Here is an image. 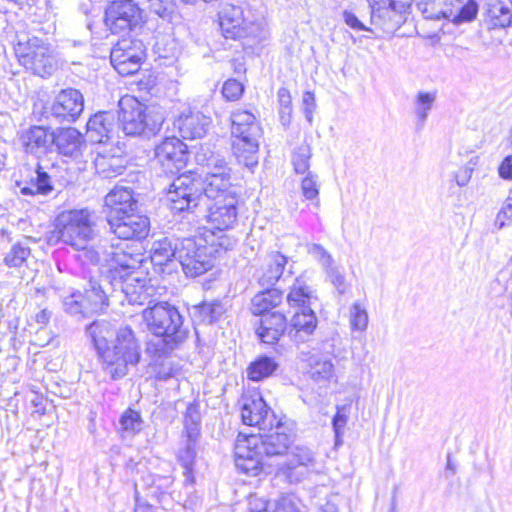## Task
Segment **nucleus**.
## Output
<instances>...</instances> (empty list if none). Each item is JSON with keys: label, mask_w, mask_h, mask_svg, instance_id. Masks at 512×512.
<instances>
[{"label": "nucleus", "mask_w": 512, "mask_h": 512, "mask_svg": "<svg viewBox=\"0 0 512 512\" xmlns=\"http://www.w3.org/2000/svg\"><path fill=\"white\" fill-rule=\"evenodd\" d=\"M52 141L57 152L71 159H78L86 149V141L76 128H59L52 134Z\"/></svg>", "instance_id": "nucleus-23"}, {"label": "nucleus", "mask_w": 512, "mask_h": 512, "mask_svg": "<svg viewBox=\"0 0 512 512\" xmlns=\"http://www.w3.org/2000/svg\"><path fill=\"white\" fill-rule=\"evenodd\" d=\"M278 367L274 358L260 356L255 359L247 368V377L252 381H261L271 376Z\"/></svg>", "instance_id": "nucleus-43"}, {"label": "nucleus", "mask_w": 512, "mask_h": 512, "mask_svg": "<svg viewBox=\"0 0 512 512\" xmlns=\"http://www.w3.org/2000/svg\"><path fill=\"white\" fill-rule=\"evenodd\" d=\"M508 221H512V200L510 194L497 213L494 225L497 229H502Z\"/></svg>", "instance_id": "nucleus-58"}, {"label": "nucleus", "mask_w": 512, "mask_h": 512, "mask_svg": "<svg viewBox=\"0 0 512 512\" xmlns=\"http://www.w3.org/2000/svg\"><path fill=\"white\" fill-rule=\"evenodd\" d=\"M155 157L165 173H177L186 165L187 146L177 137H167L156 146Z\"/></svg>", "instance_id": "nucleus-17"}, {"label": "nucleus", "mask_w": 512, "mask_h": 512, "mask_svg": "<svg viewBox=\"0 0 512 512\" xmlns=\"http://www.w3.org/2000/svg\"><path fill=\"white\" fill-rule=\"evenodd\" d=\"M200 410L199 405L197 403H190L187 406L185 415H184V425H185V435H188V430L190 428H195L199 431L198 425L200 423Z\"/></svg>", "instance_id": "nucleus-57"}, {"label": "nucleus", "mask_w": 512, "mask_h": 512, "mask_svg": "<svg viewBox=\"0 0 512 512\" xmlns=\"http://www.w3.org/2000/svg\"><path fill=\"white\" fill-rule=\"evenodd\" d=\"M237 203V197L231 195L214 199V203L208 208V222L220 231L232 228L237 220Z\"/></svg>", "instance_id": "nucleus-22"}, {"label": "nucleus", "mask_w": 512, "mask_h": 512, "mask_svg": "<svg viewBox=\"0 0 512 512\" xmlns=\"http://www.w3.org/2000/svg\"><path fill=\"white\" fill-rule=\"evenodd\" d=\"M316 466L314 452L307 446L297 445L291 448L282 470L290 483H299L314 473Z\"/></svg>", "instance_id": "nucleus-16"}, {"label": "nucleus", "mask_w": 512, "mask_h": 512, "mask_svg": "<svg viewBox=\"0 0 512 512\" xmlns=\"http://www.w3.org/2000/svg\"><path fill=\"white\" fill-rule=\"evenodd\" d=\"M213 251L193 238H184L178 251V264L187 276H200L212 267Z\"/></svg>", "instance_id": "nucleus-10"}, {"label": "nucleus", "mask_w": 512, "mask_h": 512, "mask_svg": "<svg viewBox=\"0 0 512 512\" xmlns=\"http://www.w3.org/2000/svg\"><path fill=\"white\" fill-rule=\"evenodd\" d=\"M58 238L75 250H84L96 237L95 213L88 209L65 210L56 217Z\"/></svg>", "instance_id": "nucleus-7"}, {"label": "nucleus", "mask_w": 512, "mask_h": 512, "mask_svg": "<svg viewBox=\"0 0 512 512\" xmlns=\"http://www.w3.org/2000/svg\"><path fill=\"white\" fill-rule=\"evenodd\" d=\"M11 234L12 232L8 228L0 229V247L5 248L10 245L7 251L3 253V263L9 268L20 269L28 265L31 256L30 243L32 238L23 236L13 241Z\"/></svg>", "instance_id": "nucleus-20"}, {"label": "nucleus", "mask_w": 512, "mask_h": 512, "mask_svg": "<svg viewBox=\"0 0 512 512\" xmlns=\"http://www.w3.org/2000/svg\"><path fill=\"white\" fill-rule=\"evenodd\" d=\"M313 298L314 292L307 284L304 273L295 279L286 297L289 306L298 309L297 311L310 307Z\"/></svg>", "instance_id": "nucleus-36"}, {"label": "nucleus", "mask_w": 512, "mask_h": 512, "mask_svg": "<svg viewBox=\"0 0 512 512\" xmlns=\"http://www.w3.org/2000/svg\"><path fill=\"white\" fill-rule=\"evenodd\" d=\"M36 186L35 192L44 196L50 194L55 189L52 175L44 171L40 165L36 169Z\"/></svg>", "instance_id": "nucleus-54"}, {"label": "nucleus", "mask_w": 512, "mask_h": 512, "mask_svg": "<svg viewBox=\"0 0 512 512\" xmlns=\"http://www.w3.org/2000/svg\"><path fill=\"white\" fill-rule=\"evenodd\" d=\"M435 91H419L413 101L414 113L417 119L418 128H423L430 111L436 101Z\"/></svg>", "instance_id": "nucleus-42"}, {"label": "nucleus", "mask_w": 512, "mask_h": 512, "mask_svg": "<svg viewBox=\"0 0 512 512\" xmlns=\"http://www.w3.org/2000/svg\"><path fill=\"white\" fill-rule=\"evenodd\" d=\"M104 203L107 221L129 212H136L138 204L132 189L124 186H115L105 196Z\"/></svg>", "instance_id": "nucleus-24"}, {"label": "nucleus", "mask_w": 512, "mask_h": 512, "mask_svg": "<svg viewBox=\"0 0 512 512\" xmlns=\"http://www.w3.org/2000/svg\"><path fill=\"white\" fill-rule=\"evenodd\" d=\"M84 110V97L82 93L73 88L64 89L55 97L50 114L59 123L75 122Z\"/></svg>", "instance_id": "nucleus-18"}, {"label": "nucleus", "mask_w": 512, "mask_h": 512, "mask_svg": "<svg viewBox=\"0 0 512 512\" xmlns=\"http://www.w3.org/2000/svg\"><path fill=\"white\" fill-rule=\"evenodd\" d=\"M309 375L315 382H327L334 376V365L329 359L313 357L310 362Z\"/></svg>", "instance_id": "nucleus-44"}, {"label": "nucleus", "mask_w": 512, "mask_h": 512, "mask_svg": "<svg viewBox=\"0 0 512 512\" xmlns=\"http://www.w3.org/2000/svg\"><path fill=\"white\" fill-rule=\"evenodd\" d=\"M110 231L119 239H144L150 228L148 217L129 212L107 221Z\"/></svg>", "instance_id": "nucleus-19"}, {"label": "nucleus", "mask_w": 512, "mask_h": 512, "mask_svg": "<svg viewBox=\"0 0 512 512\" xmlns=\"http://www.w3.org/2000/svg\"><path fill=\"white\" fill-rule=\"evenodd\" d=\"M282 299L283 295L280 290L267 287L252 298L251 312L254 315H261V317L270 314L269 310L279 305Z\"/></svg>", "instance_id": "nucleus-38"}, {"label": "nucleus", "mask_w": 512, "mask_h": 512, "mask_svg": "<svg viewBox=\"0 0 512 512\" xmlns=\"http://www.w3.org/2000/svg\"><path fill=\"white\" fill-rule=\"evenodd\" d=\"M236 40L242 41L245 49L254 50L259 44L268 38V30L265 25L258 22H246L241 28Z\"/></svg>", "instance_id": "nucleus-40"}, {"label": "nucleus", "mask_w": 512, "mask_h": 512, "mask_svg": "<svg viewBox=\"0 0 512 512\" xmlns=\"http://www.w3.org/2000/svg\"><path fill=\"white\" fill-rule=\"evenodd\" d=\"M182 246V239L173 237H163L153 242L150 250L151 262L154 266L171 267L173 269L178 263V251Z\"/></svg>", "instance_id": "nucleus-25"}, {"label": "nucleus", "mask_w": 512, "mask_h": 512, "mask_svg": "<svg viewBox=\"0 0 512 512\" xmlns=\"http://www.w3.org/2000/svg\"><path fill=\"white\" fill-rule=\"evenodd\" d=\"M317 317L310 307L296 311L288 324V336L296 343H304L317 327Z\"/></svg>", "instance_id": "nucleus-29"}, {"label": "nucleus", "mask_w": 512, "mask_h": 512, "mask_svg": "<svg viewBox=\"0 0 512 512\" xmlns=\"http://www.w3.org/2000/svg\"><path fill=\"white\" fill-rule=\"evenodd\" d=\"M142 317L148 331L155 336L146 345L147 353L153 357H168L188 336L182 315L168 302L148 306L142 311Z\"/></svg>", "instance_id": "nucleus-3"}, {"label": "nucleus", "mask_w": 512, "mask_h": 512, "mask_svg": "<svg viewBox=\"0 0 512 512\" xmlns=\"http://www.w3.org/2000/svg\"><path fill=\"white\" fill-rule=\"evenodd\" d=\"M149 9L161 18H167L171 12V4L168 0H148Z\"/></svg>", "instance_id": "nucleus-62"}, {"label": "nucleus", "mask_w": 512, "mask_h": 512, "mask_svg": "<svg viewBox=\"0 0 512 512\" xmlns=\"http://www.w3.org/2000/svg\"><path fill=\"white\" fill-rule=\"evenodd\" d=\"M351 410L350 404H344L337 406V411L332 419V427L335 434V446L342 444V436L349 419Z\"/></svg>", "instance_id": "nucleus-46"}, {"label": "nucleus", "mask_w": 512, "mask_h": 512, "mask_svg": "<svg viewBox=\"0 0 512 512\" xmlns=\"http://www.w3.org/2000/svg\"><path fill=\"white\" fill-rule=\"evenodd\" d=\"M89 253L92 262L98 264L105 261L109 263V272L112 279L113 276L120 278V275L141 274L138 269L141 267L143 255L140 253H128L120 247H112L111 252L107 253L106 257L97 251Z\"/></svg>", "instance_id": "nucleus-15"}, {"label": "nucleus", "mask_w": 512, "mask_h": 512, "mask_svg": "<svg viewBox=\"0 0 512 512\" xmlns=\"http://www.w3.org/2000/svg\"><path fill=\"white\" fill-rule=\"evenodd\" d=\"M22 141L26 150L34 153L38 149L46 148L49 139L45 128L33 126L22 136Z\"/></svg>", "instance_id": "nucleus-45"}, {"label": "nucleus", "mask_w": 512, "mask_h": 512, "mask_svg": "<svg viewBox=\"0 0 512 512\" xmlns=\"http://www.w3.org/2000/svg\"><path fill=\"white\" fill-rule=\"evenodd\" d=\"M16 188H18L19 193L23 196H35L39 195L38 192H35L36 189V176L32 177L30 181H16Z\"/></svg>", "instance_id": "nucleus-63"}, {"label": "nucleus", "mask_w": 512, "mask_h": 512, "mask_svg": "<svg viewBox=\"0 0 512 512\" xmlns=\"http://www.w3.org/2000/svg\"><path fill=\"white\" fill-rule=\"evenodd\" d=\"M225 312V304L219 300H213L195 306L193 316L200 323L212 324L219 321Z\"/></svg>", "instance_id": "nucleus-41"}, {"label": "nucleus", "mask_w": 512, "mask_h": 512, "mask_svg": "<svg viewBox=\"0 0 512 512\" xmlns=\"http://www.w3.org/2000/svg\"><path fill=\"white\" fill-rule=\"evenodd\" d=\"M111 287L113 293L119 291L124 296L123 300L133 305H143L149 297L146 279L141 274L120 275V278L113 276Z\"/></svg>", "instance_id": "nucleus-21"}, {"label": "nucleus", "mask_w": 512, "mask_h": 512, "mask_svg": "<svg viewBox=\"0 0 512 512\" xmlns=\"http://www.w3.org/2000/svg\"><path fill=\"white\" fill-rule=\"evenodd\" d=\"M303 112L309 124L313 122V114L316 109V99L313 92L306 91L302 99Z\"/></svg>", "instance_id": "nucleus-61"}, {"label": "nucleus", "mask_w": 512, "mask_h": 512, "mask_svg": "<svg viewBox=\"0 0 512 512\" xmlns=\"http://www.w3.org/2000/svg\"><path fill=\"white\" fill-rule=\"evenodd\" d=\"M244 92V85L236 79H228L222 87V95L228 101L238 100Z\"/></svg>", "instance_id": "nucleus-56"}, {"label": "nucleus", "mask_w": 512, "mask_h": 512, "mask_svg": "<svg viewBox=\"0 0 512 512\" xmlns=\"http://www.w3.org/2000/svg\"><path fill=\"white\" fill-rule=\"evenodd\" d=\"M278 102L280 104V114H281V120L285 121V115L288 117L291 114V105H292V98L289 90L287 88L281 87L278 90L277 93Z\"/></svg>", "instance_id": "nucleus-59"}, {"label": "nucleus", "mask_w": 512, "mask_h": 512, "mask_svg": "<svg viewBox=\"0 0 512 512\" xmlns=\"http://www.w3.org/2000/svg\"><path fill=\"white\" fill-rule=\"evenodd\" d=\"M287 264L288 257L281 252L272 251L268 253L256 272L259 285L263 287L274 286L283 275Z\"/></svg>", "instance_id": "nucleus-27"}, {"label": "nucleus", "mask_w": 512, "mask_h": 512, "mask_svg": "<svg viewBox=\"0 0 512 512\" xmlns=\"http://www.w3.org/2000/svg\"><path fill=\"white\" fill-rule=\"evenodd\" d=\"M85 301L83 295L80 292H74L64 298L63 306L67 313L77 315H88L90 312L85 309Z\"/></svg>", "instance_id": "nucleus-51"}, {"label": "nucleus", "mask_w": 512, "mask_h": 512, "mask_svg": "<svg viewBox=\"0 0 512 512\" xmlns=\"http://www.w3.org/2000/svg\"><path fill=\"white\" fill-rule=\"evenodd\" d=\"M319 177L316 173L307 172L301 181V191L307 200L316 201L315 206H319Z\"/></svg>", "instance_id": "nucleus-48"}, {"label": "nucleus", "mask_w": 512, "mask_h": 512, "mask_svg": "<svg viewBox=\"0 0 512 512\" xmlns=\"http://www.w3.org/2000/svg\"><path fill=\"white\" fill-rule=\"evenodd\" d=\"M173 481L174 479L171 475L146 473L141 476L139 482L135 483V490L136 493H138L139 489L146 490L147 495L154 497L164 506L170 498L168 490Z\"/></svg>", "instance_id": "nucleus-31"}, {"label": "nucleus", "mask_w": 512, "mask_h": 512, "mask_svg": "<svg viewBox=\"0 0 512 512\" xmlns=\"http://www.w3.org/2000/svg\"><path fill=\"white\" fill-rule=\"evenodd\" d=\"M326 279L329 281L333 287L337 290L340 295L346 293L348 289V284L346 281L345 273L343 268L336 264V262L327 268L325 271Z\"/></svg>", "instance_id": "nucleus-50"}, {"label": "nucleus", "mask_w": 512, "mask_h": 512, "mask_svg": "<svg viewBox=\"0 0 512 512\" xmlns=\"http://www.w3.org/2000/svg\"><path fill=\"white\" fill-rule=\"evenodd\" d=\"M243 424L258 427L260 431L272 430L278 420L259 394L245 395L241 399Z\"/></svg>", "instance_id": "nucleus-14"}, {"label": "nucleus", "mask_w": 512, "mask_h": 512, "mask_svg": "<svg viewBox=\"0 0 512 512\" xmlns=\"http://www.w3.org/2000/svg\"><path fill=\"white\" fill-rule=\"evenodd\" d=\"M418 6L426 18H445L455 24L472 21L478 12L475 0H422Z\"/></svg>", "instance_id": "nucleus-9"}, {"label": "nucleus", "mask_w": 512, "mask_h": 512, "mask_svg": "<svg viewBox=\"0 0 512 512\" xmlns=\"http://www.w3.org/2000/svg\"><path fill=\"white\" fill-rule=\"evenodd\" d=\"M307 252L321 265L324 271L335 263L332 255L320 244H309Z\"/></svg>", "instance_id": "nucleus-53"}, {"label": "nucleus", "mask_w": 512, "mask_h": 512, "mask_svg": "<svg viewBox=\"0 0 512 512\" xmlns=\"http://www.w3.org/2000/svg\"><path fill=\"white\" fill-rule=\"evenodd\" d=\"M202 197V178L192 172L175 178L167 192L170 209L176 213L192 211L199 205Z\"/></svg>", "instance_id": "nucleus-8"}, {"label": "nucleus", "mask_w": 512, "mask_h": 512, "mask_svg": "<svg viewBox=\"0 0 512 512\" xmlns=\"http://www.w3.org/2000/svg\"><path fill=\"white\" fill-rule=\"evenodd\" d=\"M262 510L254 511L252 508L250 512H267V503H262ZM273 512H299L290 497H281L275 503Z\"/></svg>", "instance_id": "nucleus-60"}, {"label": "nucleus", "mask_w": 512, "mask_h": 512, "mask_svg": "<svg viewBox=\"0 0 512 512\" xmlns=\"http://www.w3.org/2000/svg\"><path fill=\"white\" fill-rule=\"evenodd\" d=\"M311 149L309 145L299 146L292 154V164L297 174H304L309 171Z\"/></svg>", "instance_id": "nucleus-49"}, {"label": "nucleus", "mask_w": 512, "mask_h": 512, "mask_svg": "<svg viewBox=\"0 0 512 512\" xmlns=\"http://www.w3.org/2000/svg\"><path fill=\"white\" fill-rule=\"evenodd\" d=\"M486 22L490 28H505L512 22V0H493L488 4Z\"/></svg>", "instance_id": "nucleus-37"}, {"label": "nucleus", "mask_w": 512, "mask_h": 512, "mask_svg": "<svg viewBox=\"0 0 512 512\" xmlns=\"http://www.w3.org/2000/svg\"><path fill=\"white\" fill-rule=\"evenodd\" d=\"M94 166L102 178H114L121 175L126 166L125 160L120 156L98 154L94 159Z\"/></svg>", "instance_id": "nucleus-39"}, {"label": "nucleus", "mask_w": 512, "mask_h": 512, "mask_svg": "<svg viewBox=\"0 0 512 512\" xmlns=\"http://www.w3.org/2000/svg\"><path fill=\"white\" fill-rule=\"evenodd\" d=\"M120 425L123 431L129 434H135L142 429V419L140 413L128 409L120 418Z\"/></svg>", "instance_id": "nucleus-52"}, {"label": "nucleus", "mask_w": 512, "mask_h": 512, "mask_svg": "<svg viewBox=\"0 0 512 512\" xmlns=\"http://www.w3.org/2000/svg\"><path fill=\"white\" fill-rule=\"evenodd\" d=\"M211 124V118L200 111L183 112L174 125L184 139H198L205 136Z\"/></svg>", "instance_id": "nucleus-28"}, {"label": "nucleus", "mask_w": 512, "mask_h": 512, "mask_svg": "<svg viewBox=\"0 0 512 512\" xmlns=\"http://www.w3.org/2000/svg\"><path fill=\"white\" fill-rule=\"evenodd\" d=\"M198 437V430L195 428H190L188 430V435H185L183 446L178 450L177 453V462L183 468V484L186 488L192 487L195 483L194 465L197 455L196 446Z\"/></svg>", "instance_id": "nucleus-26"}, {"label": "nucleus", "mask_w": 512, "mask_h": 512, "mask_svg": "<svg viewBox=\"0 0 512 512\" xmlns=\"http://www.w3.org/2000/svg\"><path fill=\"white\" fill-rule=\"evenodd\" d=\"M116 126L113 112H98L91 116L86 124L87 136L94 143H104L112 137Z\"/></svg>", "instance_id": "nucleus-32"}, {"label": "nucleus", "mask_w": 512, "mask_h": 512, "mask_svg": "<svg viewBox=\"0 0 512 512\" xmlns=\"http://www.w3.org/2000/svg\"><path fill=\"white\" fill-rule=\"evenodd\" d=\"M112 278L105 276L101 281L90 279L88 287L85 289L83 295L86 303L85 309L91 313H97L102 311L108 306V291L107 285L111 286Z\"/></svg>", "instance_id": "nucleus-33"}, {"label": "nucleus", "mask_w": 512, "mask_h": 512, "mask_svg": "<svg viewBox=\"0 0 512 512\" xmlns=\"http://www.w3.org/2000/svg\"><path fill=\"white\" fill-rule=\"evenodd\" d=\"M285 430L278 420L268 433H240L234 448L237 469L249 476H257L265 466H271L270 460L285 455L291 444V436Z\"/></svg>", "instance_id": "nucleus-2"}, {"label": "nucleus", "mask_w": 512, "mask_h": 512, "mask_svg": "<svg viewBox=\"0 0 512 512\" xmlns=\"http://www.w3.org/2000/svg\"><path fill=\"white\" fill-rule=\"evenodd\" d=\"M349 314L351 330L364 332L369 322L366 308L360 302H354L350 307Z\"/></svg>", "instance_id": "nucleus-47"}, {"label": "nucleus", "mask_w": 512, "mask_h": 512, "mask_svg": "<svg viewBox=\"0 0 512 512\" xmlns=\"http://www.w3.org/2000/svg\"><path fill=\"white\" fill-rule=\"evenodd\" d=\"M371 9V20L385 30H395L405 20L404 15L413 0H367Z\"/></svg>", "instance_id": "nucleus-13"}, {"label": "nucleus", "mask_w": 512, "mask_h": 512, "mask_svg": "<svg viewBox=\"0 0 512 512\" xmlns=\"http://www.w3.org/2000/svg\"><path fill=\"white\" fill-rule=\"evenodd\" d=\"M118 106V121L126 135L149 138L161 129L163 116L148 108L136 97L125 95L119 100Z\"/></svg>", "instance_id": "nucleus-6"}, {"label": "nucleus", "mask_w": 512, "mask_h": 512, "mask_svg": "<svg viewBox=\"0 0 512 512\" xmlns=\"http://www.w3.org/2000/svg\"><path fill=\"white\" fill-rule=\"evenodd\" d=\"M101 362L103 371L113 380L123 378L129 366H135L141 358L140 343L128 325L114 329L106 320L92 322L86 328Z\"/></svg>", "instance_id": "nucleus-1"}, {"label": "nucleus", "mask_w": 512, "mask_h": 512, "mask_svg": "<svg viewBox=\"0 0 512 512\" xmlns=\"http://www.w3.org/2000/svg\"><path fill=\"white\" fill-rule=\"evenodd\" d=\"M14 51L20 65L36 76L47 78L58 69L56 52L48 42L39 37L18 34Z\"/></svg>", "instance_id": "nucleus-5"}, {"label": "nucleus", "mask_w": 512, "mask_h": 512, "mask_svg": "<svg viewBox=\"0 0 512 512\" xmlns=\"http://www.w3.org/2000/svg\"><path fill=\"white\" fill-rule=\"evenodd\" d=\"M144 56L145 49L141 40L122 38L111 49L110 61L119 74L128 76L139 70Z\"/></svg>", "instance_id": "nucleus-11"}, {"label": "nucleus", "mask_w": 512, "mask_h": 512, "mask_svg": "<svg viewBox=\"0 0 512 512\" xmlns=\"http://www.w3.org/2000/svg\"><path fill=\"white\" fill-rule=\"evenodd\" d=\"M246 22L240 6L227 4L219 12V26L226 39L236 40Z\"/></svg>", "instance_id": "nucleus-34"}, {"label": "nucleus", "mask_w": 512, "mask_h": 512, "mask_svg": "<svg viewBox=\"0 0 512 512\" xmlns=\"http://www.w3.org/2000/svg\"><path fill=\"white\" fill-rule=\"evenodd\" d=\"M206 167V176L214 174L228 175L231 172V169L228 167L226 161L223 158L213 154L206 159Z\"/></svg>", "instance_id": "nucleus-55"}, {"label": "nucleus", "mask_w": 512, "mask_h": 512, "mask_svg": "<svg viewBox=\"0 0 512 512\" xmlns=\"http://www.w3.org/2000/svg\"><path fill=\"white\" fill-rule=\"evenodd\" d=\"M141 21V9L133 0L113 1L105 10V25L114 34L131 31Z\"/></svg>", "instance_id": "nucleus-12"}, {"label": "nucleus", "mask_w": 512, "mask_h": 512, "mask_svg": "<svg viewBox=\"0 0 512 512\" xmlns=\"http://www.w3.org/2000/svg\"><path fill=\"white\" fill-rule=\"evenodd\" d=\"M498 173L502 179H512V155H509L503 159L498 168Z\"/></svg>", "instance_id": "nucleus-64"}, {"label": "nucleus", "mask_w": 512, "mask_h": 512, "mask_svg": "<svg viewBox=\"0 0 512 512\" xmlns=\"http://www.w3.org/2000/svg\"><path fill=\"white\" fill-rule=\"evenodd\" d=\"M232 150L240 164L252 168L258 164L260 123L251 110L235 109L231 116Z\"/></svg>", "instance_id": "nucleus-4"}, {"label": "nucleus", "mask_w": 512, "mask_h": 512, "mask_svg": "<svg viewBox=\"0 0 512 512\" xmlns=\"http://www.w3.org/2000/svg\"><path fill=\"white\" fill-rule=\"evenodd\" d=\"M288 327L284 314L272 312L261 317L256 334L263 343L274 345L284 333L288 334Z\"/></svg>", "instance_id": "nucleus-30"}, {"label": "nucleus", "mask_w": 512, "mask_h": 512, "mask_svg": "<svg viewBox=\"0 0 512 512\" xmlns=\"http://www.w3.org/2000/svg\"><path fill=\"white\" fill-rule=\"evenodd\" d=\"M203 182V196L209 199H221L227 195L236 196V191L231 184V175L214 174L205 176Z\"/></svg>", "instance_id": "nucleus-35"}]
</instances>
